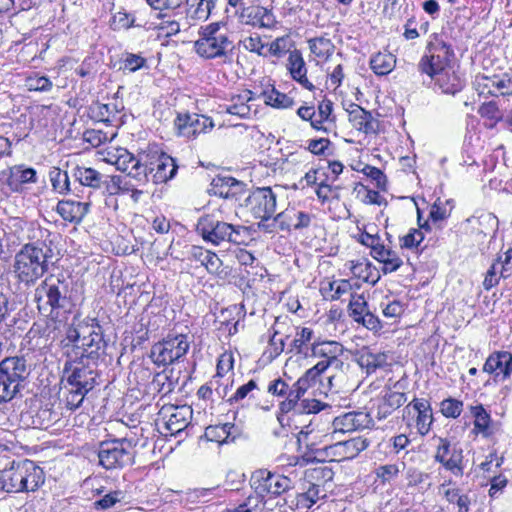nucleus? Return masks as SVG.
<instances>
[{"label":"nucleus","instance_id":"49530a36","mask_svg":"<svg viewBox=\"0 0 512 512\" xmlns=\"http://www.w3.org/2000/svg\"><path fill=\"white\" fill-rule=\"evenodd\" d=\"M308 44L311 53L321 59H328L335 50L333 42L325 36L309 39Z\"/></svg>","mask_w":512,"mask_h":512},{"label":"nucleus","instance_id":"cd10ccee","mask_svg":"<svg viewBox=\"0 0 512 512\" xmlns=\"http://www.w3.org/2000/svg\"><path fill=\"white\" fill-rule=\"evenodd\" d=\"M191 255L193 259L200 262L201 265L205 266L206 270L210 274L218 276H226L227 271L223 268L222 260L218 255L210 250H206L202 247H192Z\"/></svg>","mask_w":512,"mask_h":512},{"label":"nucleus","instance_id":"0e129e2a","mask_svg":"<svg viewBox=\"0 0 512 512\" xmlns=\"http://www.w3.org/2000/svg\"><path fill=\"white\" fill-rule=\"evenodd\" d=\"M146 63V59L140 55L128 53L123 60L122 69L129 72H135L142 68Z\"/></svg>","mask_w":512,"mask_h":512},{"label":"nucleus","instance_id":"aec40b11","mask_svg":"<svg viewBox=\"0 0 512 512\" xmlns=\"http://www.w3.org/2000/svg\"><path fill=\"white\" fill-rule=\"evenodd\" d=\"M349 122L358 131L365 134H376L379 130V121L371 112L355 103H351L347 109Z\"/></svg>","mask_w":512,"mask_h":512},{"label":"nucleus","instance_id":"f257e3e1","mask_svg":"<svg viewBox=\"0 0 512 512\" xmlns=\"http://www.w3.org/2000/svg\"><path fill=\"white\" fill-rule=\"evenodd\" d=\"M452 56L451 47L434 36L428 42L426 52L418 63V71L427 75L442 93L455 95L463 89L464 82L449 66Z\"/></svg>","mask_w":512,"mask_h":512},{"label":"nucleus","instance_id":"6e6d98bb","mask_svg":"<svg viewBox=\"0 0 512 512\" xmlns=\"http://www.w3.org/2000/svg\"><path fill=\"white\" fill-rule=\"evenodd\" d=\"M94 117L98 121L110 123L116 117L117 109L115 104H97L93 108Z\"/></svg>","mask_w":512,"mask_h":512},{"label":"nucleus","instance_id":"3c124183","mask_svg":"<svg viewBox=\"0 0 512 512\" xmlns=\"http://www.w3.org/2000/svg\"><path fill=\"white\" fill-rule=\"evenodd\" d=\"M348 309L349 315L354 319V321L359 320L361 316L365 315V313L369 311L365 297L358 294H351Z\"/></svg>","mask_w":512,"mask_h":512},{"label":"nucleus","instance_id":"1a4fd4ad","mask_svg":"<svg viewBox=\"0 0 512 512\" xmlns=\"http://www.w3.org/2000/svg\"><path fill=\"white\" fill-rule=\"evenodd\" d=\"M99 464L107 470L122 469L134 462L132 442L126 438L102 442L98 450Z\"/></svg>","mask_w":512,"mask_h":512},{"label":"nucleus","instance_id":"9b49d317","mask_svg":"<svg viewBox=\"0 0 512 512\" xmlns=\"http://www.w3.org/2000/svg\"><path fill=\"white\" fill-rule=\"evenodd\" d=\"M177 169L175 159L171 156L163 152H149L143 167L145 183L149 182V176L155 184L166 183L176 175Z\"/></svg>","mask_w":512,"mask_h":512},{"label":"nucleus","instance_id":"774afa93","mask_svg":"<svg viewBox=\"0 0 512 512\" xmlns=\"http://www.w3.org/2000/svg\"><path fill=\"white\" fill-rule=\"evenodd\" d=\"M86 394L83 390L71 387L66 397V407L70 410L77 409L82 404Z\"/></svg>","mask_w":512,"mask_h":512},{"label":"nucleus","instance_id":"6ab92c4d","mask_svg":"<svg viewBox=\"0 0 512 512\" xmlns=\"http://www.w3.org/2000/svg\"><path fill=\"white\" fill-rule=\"evenodd\" d=\"M483 372L494 376L495 381H505L512 374V354L496 351L489 355L483 365Z\"/></svg>","mask_w":512,"mask_h":512},{"label":"nucleus","instance_id":"338daca9","mask_svg":"<svg viewBox=\"0 0 512 512\" xmlns=\"http://www.w3.org/2000/svg\"><path fill=\"white\" fill-rule=\"evenodd\" d=\"M244 48L249 51L256 53L260 56H265L266 54L263 52L265 45L262 43L260 36L254 35L245 38L243 41Z\"/></svg>","mask_w":512,"mask_h":512},{"label":"nucleus","instance_id":"7c9ffc66","mask_svg":"<svg viewBox=\"0 0 512 512\" xmlns=\"http://www.w3.org/2000/svg\"><path fill=\"white\" fill-rule=\"evenodd\" d=\"M215 3L216 0H187L186 19L189 25L207 20Z\"/></svg>","mask_w":512,"mask_h":512},{"label":"nucleus","instance_id":"4d7b16f0","mask_svg":"<svg viewBox=\"0 0 512 512\" xmlns=\"http://www.w3.org/2000/svg\"><path fill=\"white\" fill-rule=\"evenodd\" d=\"M313 331L310 328L303 327L297 330L292 341V347L297 353H304L305 346L311 341Z\"/></svg>","mask_w":512,"mask_h":512},{"label":"nucleus","instance_id":"79ce46f5","mask_svg":"<svg viewBox=\"0 0 512 512\" xmlns=\"http://www.w3.org/2000/svg\"><path fill=\"white\" fill-rule=\"evenodd\" d=\"M471 413L474 416V429L484 437H489L494 433L490 414L482 405L472 406Z\"/></svg>","mask_w":512,"mask_h":512},{"label":"nucleus","instance_id":"b1692460","mask_svg":"<svg viewBox=\"0 0 512 512\" xmlns=\"http://www.w3.org/2000/svg\"><path fill=\"white\" fill-rule=\"evenodd\" d=\"M287 69L293 80L309 91L314 90L315 86L307 78L306 63L299 50L290 51L287 59Z\"/></svg>","mask_w":512,"mask_h":512},{"label":"nucleus","instance_id":"c9c22d12","mask_svg":"<svg viewBox=\"0 0 512 512\" xmlns=\"http://www.w3.org/2000/svg\"><path fill=\"white\" fill-rule=\"evenodd\" d=\"M105 346L102 329L92 334V336H87L81 343L75 345V347L82 350L81 357L91 359L98 358L100 352L104 351Z\"/></svg>","mask_w":512,"mask_h":512},{"label":"nucleus","instance_id":"f8f14e48","mask_svg":"<svg viewBox=\"0 0 512 512\" xmlns=\"http://www.w3.org/2000/svg\"><path fill=\"white\" fill-rule=\"evenodd\" d=\"M277 195L270 187L257 188L244 200L242 206L258 220H270L276 211Z\"/></svg>","mask_w":512,"mask_h":512},{"label":"nucleus","instance_id":"6e6552de","mask_svg":"<svg viewBox=\"0 0 512 512\" xmlns=\"http://www.w3.org/2000/svg\"><path fill=\"white\" fill-rule=\"evenodd\" d=\"M201 38L195 42L197 54L206 59L226 57L233 49L227 30L219 22L201 28Z\"/></svg>","mask_w":512,"mask_h":512},{"label":"nucleus","instance_id":"864d4df0","mask_svg":"<svg viewBox=\"0 0 512 512\" xmlns=\"http://www.w3.org/2000/svg\"><path fill=\"white\" fill-rule=\"evenodd\" d=\"M25 86L29 91L47 92L53 87V84L46 76L33 75L25 80Z\"/></svg>","mask_w":512,"mask_h":512},{"label":"nucleus","instance_id":"bb28decb","mask_svg":"<svg viewBox=\"0 0 512 512\" xmlns=\"http://www.w3.org/2000/svg\"><path fill=\"white\" fill-rule=\"evenodd\" d=\"M101 326L95 318H85L76 323V317L72 326L67 331V339L69 342L77 345L83 341L87 336H92L95 332L99 331Z\"/></svg>","mask_w":512,"mask_h":512},{"label":"nucleus","instance_id":"4468645a","mask_svg":"<svg viewBox=\"0 0 512 512\" xmlns=\"http://www.w3.org/2000/svg\"><path fill=\"white\" fill-rule=\"evenodd\" d=\"M252 481L253 487L261 495L267 493L276 496L292 488V481L290 478L281 474L271 473L266 470L258 471L252 477Z\"/></svg>","mask_w":512,"mask_h":512},{"label":"nucleus","instance_id":"a19ab883","mask_svg":"<svg viewBox=\"0 0 512 512\" xmlns=\"http://www.w3.org/2000/svg\"><path fill=\"white\" fill-rule=\"evenodd\" d=\"M396 65V58L389 52H379L370 59V67L379 76L389 74Z\"/></svg>","mask_w":512,"mask_h":512},{"label":"nucleus","instance_id":"ea45409f","mask_svg":"<svg viewBox=\"0 0 512 512\" xmlns=\"http://www.w3.org/2000/svg\"><path fill=\"white\" fill-rule=\"evenodd\" d=\"M180 379V371L175 369H167L157 373L153 378V385L158 388V391L167 395L174 391Z\"/></svg>","mask_w":512,"mask_h":512},{"label":"nucleus","instance_id":"09e8293b","mask_svg":"<svg viewBox=\"0 0 512 512\" xmlns=\"http://www.w3.org/2000/svg\"><path fill=\"white\" fill-rule=\"evenodd\" d=\"M345 267L358 279L375 284L377 280H370L371 264L365 260L348 261Z\"/></svg>","mask_w":512,"mask_h":512},{"label":"nucleus","instance_id":"680f3d73","mask_svg":"<svg viewBox=\"0 0 512 512\" xmlns=\"http://www.w3.org/2000/svg\"><path fill=\"white\" fill-rule=\"evenodd\" d=\"M290 40L288 36L276 38L269 46V53L275 57H281L289 52Z\"/></svg>","mask_w":512,"mask_h":512},{"label":"nucleus","instance_id":"a878e982","mask_svg":"<svg viewBox=\"0 0 512 512\" xmlns=\"http://www.w3.org/2000/svg\"><path fill=\"white\" fill-rule=\"evenodd\" d=\"M36 182V171L24 165H15L9 168L6 184L13 192H20L23 185Z\"/></svg>","mask_w":512,"mask_h":512},{"label":"nucleus","instance_id":"0eeeda50","mask_svg":"<svg viewBox=\"0 0 512 512\" xmlns=\"http://www.w3.org/2000/svg\"><path fill=\"white\" fill-rule=\"evenodd\" d=\"M30 374L23 357H7L0 362V404L12 400Z\"/></svg>","mask_w":512,"mask_h":512},{"label":"nucleus","instance_id":"412c9836","mask_svg":"<svg viewBox=\"0 0 512 512\" xmlns=\"http://www.w3.org/2000/svg\"><path fill=\"white\" fill-rule=\"evenodd\" d=\"M240 20L246 25L259 28H273L277 21L271 10L262 6H249L240 14Z\"/></svg>","mask_w":512,"mask_h":512},{"label":"nucleus","instance_id":"5701e85b","mask_svg":"<svg viewBox=\"0 0 512 512\" xmlns=\"http://www.w3.org/2000/svg\"><path fill=\"white\" fill-rule=\"evenodd\" d=\"M370 418L364 412H348L336 417L333 420L334 432H352L358 429L368 427Z\"/></svg>","mask_w":512,"mask_h":512},{"label":"nucleus","instance_id":"4be33fe9","mask_svg":"<svg viewBox=\"0 0 512 512\" xmlns=\"http://www.w3.org/2000/svg\"><path fill=\"white\" fill-rule=\"evenodd\" d=\"M90 205V201L60 200L57 203L56 211L63 220L79 224L88 214Z\"/></svg>","mask_w":512,"mask_h":512},{"label":"nucleus","instance_id":"a18cd8bd","mask_svg":"<svg viewBox=\"0 0 512 512\" xmlns=\"http://www.w3.org/2000/svg\"><path fill=\"white\" fill-rule=\"evenodd\" d=\"M59 420L58 413L52 411L48 407H41L31 416V424L33 428L40 430L49 429Z\"/></svg>","mask_w":512,"mask_h":512},{"label":"nucleus","instance_id":"423d86ee","mask_svg":"<svg viewBox=\"0 0 512 512\" xmlns=\"http://www.w3.org/2000/svg\"><path fill=\"white\" fill-rule=\"evenodd\" d=\"M67 292V284L64 281L53 276L47 277L37 286L34 293L39 312L44 316L57 318L59 310L68 304Z\"/></svg>","mask_w":512,"mask_h":512},{"label":"nucleus","instance_id":"5fc2aeb1","mask_svg":"<svg viewBox=\"0 0 512 512\" xmlns=\"http://www.w3.org/2000/svg\"><path fill=\"white\" fill-rule=\"evenodd\" d=\"M441 412L447 418H457L463 411V402L454 398H448L441 402Z\"/></svg>","mask_w":512,"mask_h":512},{"label":"nucleus","instance_id":"f3484780","mask_svg":"<svg viewBox=\"0 0 512 512\" xmlns=\"http://www.w3.org/2000/svg\"><path fill=\"white\" fill-rule=\"evenodd\" d=\"M434 455L435 461L441 463L455 475L463 474V451L457 445H452L446 438L439 437Z\"/></svg>","mask_w":512,"mask_h":512},{"label":"nucleus","instance_id":"2eb2a0df","mask_svg":"<svg viewBox=\"0 0 512 512\" xmlns=\"http://www.w3.org/2000/svg\"><path fill=\"white\" fill-rule=\"evenodd\" d=\"M412 416L414 418L415 427L421 436L429 433L433 423V412L431 403L425 398H413L404 408V415Z\"/></svg>","mask_w":512,"mask_h":512},{"label":"nucleus","instance_id":"c85d7f7f","mask_svg":"<svg viewBox=\"0 0 512 512\" xmlns=\"http://www.w3.org/2000/svg\"><path fill=\"white\" fill-rule=\"evenodd\" d=\"M334 472L327 466L309 468L305 471L302 483L322 489L331 488Z\"/></svg>","mask_w":512,"mask_h":512},{"label":"nucleus","instance_id":"c03bdc74","mask_svg":"<svg viewBox=\"0 0 512 512\" xmlns=\"http://www.w3.org/2000/svg\"><path fill=\"white\" fill-rule=\"evenodd\" d=\"M303 492L298 495L297 503L305 508H310L318 500L326 497L328 490L311 486L301 482Z\"/></svg>","mask_w":512,"mask_h":512},{"label":"nucleus","instance_id":"ddd939ff","mask_svg":"<svg viewBox=\"0 0 512 512\" xmlns=\"http://www.w3.org/2000/svg\"><path fill=\"white\" fill-rule=\"evenodd\" d=\"M344 353V347L337 341H314L311 345V356L320 358L318 364L325 365V370L333 368L343 371L344 362L340 357Z\"/></svg>","mask_w":512,"mask_h":512},{"label":"nucleus","instance_id":"052dcab7","mask_svg":"<svg viewBox=\"0 0 512 512\" xmlns=\"http://www.w3.org/2000/svg\"><path fill=\"white\" fill-rule=\"evenodd\" d=\"M400 472V467L397 464H387L379 466L376 469V475L382 482H390L394 480Z\"/></svg>","mask_w":512,"mask_h":512},{"label":"nucleus","instance_id":"4c0bfd02","mask_svg":"<svg viewBox=\"0 0 512 512\" xmlns=\"http://www.w3.org/2000/svg\"><path fill=\"white\" fill-rule=\"evenodd\" d=\"M387 360L388 356L386 353H374L368 348H364L360 351L357 362L362 368L366 369L367 373H372L377 369L387 366Z\"/></svg>","mask_w":512,"mask_h":512},{"label":"nucleus","instance_id":"39448f33","mask_svg":"<svg viewBox=\"0 0 512 512\" xmlns=\"http://www.w3.org/2000/svg\"><path fill=\"white\" fill-rule=\"evenodd\" d=\"M196 229L206 242L220 245L222 242L244 244L250 236V229L243 225H233L215 219L211 215L199 218Z\"/></svg>","mask_w":512,"mask_h":512},{"label":"nucleus","instance_id":"dca6fc26","mask_svg":"<svg viewBox=\"0 0 512 512\" xmlns=\"http://www.w3.org/2000/svg\"><path fill=\"white\" fill-rule=\"evenodd\" d=\"M147 152H140L137 156L126 149H118L115 156L114 165L117 170L127 173L140 184H145L144 163L146 162Z\"/></svg>","mask_w":512,"mask_h":512},{"label":"nucleus","instance_id":"de8ad7c7","mask_svg":"<svg viewBox=\"0 0 512 512\" xmlns=\"http://www.w3.org/2000/svg\"><path fill=\"white\" fill-rule=\"evenodd\" d=\"M234 424L225 423L219 425H210L205 429V438L208 441L216 442L218 444L228 443L231 436V429Z\"/></svg>","mask_w":512,"mask_h":512},{"label":"nucleus","instance_id":"e433bc0d","mask_svg":"<svg viewBox=\"0 0 512 512\" xmlns=\"http://www.w3.org/2000/svg\"><path fill=\"white\" fill-rule=\"evenodd\" d=\"M407 401L406 394L403 392L389 391L387 392L378 406L377 418L385 419L396 409L401 407Z\"/></svg>","mask_w":512,"mask_h":512},{"label":"nucleus","instance_id":"f03ea898","mask_svg":"<svg viewBox=\"0 0 512 512\" xmlns=\"http://www.w3.org/2000/svg\"><path fill=\"white\" fill-rule=\"evenodd\" d=\"M268 393L283 398L279 404V413L277 419L281 426H292L296 418L301 415L309 416L319 412L321 402L316 399H302L301 394H297L298 388L296 382L291 386L281 378L271 381L267 388Z\"/></svg>","mask_w":512,"mask_h":512},{"label":"nucleus","instance_id":"a211bd4d","mask_svg":"<svg viewBox=\"0 0 512 512\" xmlns=\"http://www.w3.org/2000/svg\"><path fill=\"white\" fill-rule=\"evenodd\" d=\"M175 127L178 134L187 138H195L201 133H206L214 127L211 118L200 114H179L175 119Z\"/></svg>","mask_w":512,"mask_h":512},{"label":"nucleus","instance_id":"473e14b6","mask_svg":"<svg viewBox=\"0 0 512 512\" xmlns=\"http://www.w3.org/2000/svg\"><path fill=\"white\" fill-rule=\"evenodd\" d=\"M73 176L80 185L91 189L103 188L105 181V175L91 167L77 166L73 170Z\"/></svg>","mask_w":512,"mask_h":512},{"label":"nucleus","instance_id":"13d9d810","mask_svg":"<svg viewBox=\"0 0 512 512\" xmlns=\"http://www.w3.org/2000/svg\"><path fill=\"white\" fill-rule=\"evenodd\" d=\"M494 74L493 75H480L476 78V89L479 92V95H489V96H498V93L495 91L494 85Z\"/></svg>","mask_w":512,"mask_h":512},{"label":"nucleus","instance_id":"c756f323","mask_svg":"<svg viewBox=\"0 0 512 512\" xmlns=\"http://www.w3.org/2000/svg\"><path fill=\"white\" fill-rule=\"evenodd\" d=\"M169 410L170 414L166 421V429L170 434L176 435L189 425L192 410L187 406L171 407Z\"/></svg>","mask_w":512,"mask_h":512},{"label":"nucleus","instance_id":"e2e57ef3","mask_svg":"<svg viewBox=\"0 0 512 512\" xmlns=\"http://www.w3.org/2000/svg\"><path fill=\"white\" fill-rule=\"evenodd\" d=\"M362 172L364 175L375 181L376 187L380 189H385L387 179L385 174L374 166L366 165Z\"/></svg>","mask_w":512,"mask_h":512},{"label":"nucleus","instance_id":"58836bf2","mask_svg":"<svg viewBox=\"0 0 512 512\" xmlns=\"http://www.w3.org/2000/svg\"><path fill=\"white\" fill-rule=\"evenodd\" d=\"M372 257L383 263L382 271L384 274L395 272L403 264L402 259L397 255V253L391 249L385 248L383 244L375 248V252Z\"/></svg>","mask_w":512,"mask_h":512},{"label":"nucleus","instance_id":"393cba45","mask_svg":"<svg viewBox=\"0 0 512 512\" xmlns=\"http://www.w3.org/2000/svg\"><path fill=\"white\" fill-rule=\"evenodd\" d=\"M97 373L88 366L78 364L74 366L67 377L71 387L83 390L84 393L91 391L96 384Z\"/></svg>","mask_w":512,"mask_h":512},{"label":"nucleus","instance_id":"72a5a7b5","mask_svg":"<svg viewBox=\"0 0 512 512\" xmlns=\"http://www.w3.org/2000/svg\"><path fill=\"white\" fill-rule=\"evenodd\" d=\"M253 99L254 93L250 90H245L241 94L232 96L230 103L226 104L224 109L231 115L247 118L251 113V107L248 102Z\"/></svg>","mask_w":512,"mask_h":512},{"label":"nucleus","instance_id":"9d476101","mask_svg":"<svg viewBox=\"0 0 512 512\" xmlns=\"http://www.w3.org/2000/svg\"><path fill=\"white\" fill-rule=\"evenodd\" d=\"M189 347L190 341L187 335H168L152 346L150 357L156 365L166 366L185 356Z\"/></svg>","mask_w":512,"mask_h":512},{"label":"nucleus","instance_id":"8fccbe9b","mask_svg":"<svg viewBox=\"0 0 512 512\" xmlns=\"http://www.w3.org/2000/svg\"><path fill=\"white\" fill-rule=\"evenodd\" d=\"M49 176L54 191L59 194H65L70 191V181L66 171H62L59 168H53L50 171Z\"/></svg>","mask_w":512,"mask_h":512},{"label":"nucleus","instance_id":"f704fd0d","mask_svg":"<svg viewBox=\"0 0 512 512\" xmlns=\"http://www.w3.org/2000/svg\"><path fill=\"white\" fill-rule=\"evenodd\" d=\"M264 103L276 109H288L294 106V100L289 95L278 91L273 85L263 89L258 96Z\"/></svg>","mask_w":512,"mask_h":512},{"label":"nucleus","instance_id":"2f4dec72","mask_svg":"<svg viewBox=\"0 0 512 512\" xmlns=\"http://www.w3.org/2000/svg\"><path fill=\"white\" fill-rule=\"evenodd\" d=\"M367 447L368 441L361 437H357L346 441H340L330 446V449L333 451L334 455H337L342 459H352Z\"/></svg>","mask_w":512,"mask_h":512},{"label":"nucleus","instance_id":"603ef678","mask_svg":"<svg viewBox=\"0 0 512 512\" xmlns=\"http://www.w3.org/2000/svg\"><path fill=\"white\" fill-rule=\"evenodd\" d=\"M493 81L498 96H512V72L494 74Z\"/></svg>","mask_w":512,"mask_h":512},{"label":"nucleus","instance_id":"7ed1b4c3","mask_svg":"<svg viewBox=\"0 0 512 512\" xmlns=\"http://www.w3.org/2000/svg\"><path fill=\"white\" fill-rule=\"evenodd\" d=\"M53 250L45 241L25 244L14 259V273L26 285L35 283L49 269Z\"/></svg>","mask_w":512,"mask_h":512},{"label":"nucleus","instance_id":"37998d69","mask_svg":"<svg viewBox=\"0 0 512 512\" xmlns=\"http://www.w3.org/2000/svg\"><path fill=\"white\" fill-rule=\"evenodd\" d=\"M325 365L316 363L313 367L308 369L303 376H301L297 381L296 385L298 388L297 394H301L302 397L305 395L307 390L316 384V382L320 379V376L325 372Z\"/></svg>","mask_w":512,"mask_h":512},{"label":"nucleus","instance_id":"69168bd1","mask_svg":"<svg viewBox=\"0 0 512 512\" xmlns=\"http://www.w3.org/2000/svg\"><path fill=\"white\" fill-rule=\"evenodd\" d=\"M424 235L421 230L411 229L402 239L401 246L404 248H415L423 241Z\"/></svg>","mask_w":512,"mask_h":512},{"label":"nucleus","instance_id":"bf43d9fd","mask_svg":"<svg viewBox=\"0 0 512 512\" xmlns=\"http://www.w3.org/2000/svg\"><path fill=\"white\" fill-rule=\"evenodd\" d=\"M221 181H222L221 187L227 188L226 191H224V190L220 191V195L223 196L224 198L234 197L236 195V193L238 191L242 190V188L244 187V184L242 182H240L232 177L223 178V179H221Z\"/></svg>","mask_w":512,"mask_h":512},{"label":"nucleus","instance_id":"20e7f679","mask_svg":"<svg viewBox=\"0 0 512 512\" xmlns=\"http://www.w3.org/2000/svg\"><path fill=\"white\" fill-rule=\"evenodd\" d=\"M43 470L31 460L15 462L0 471V491L6 493L34 492L44 484Z\"/></svg>","mask_w":512,"mask_h":512}]
</instances>
